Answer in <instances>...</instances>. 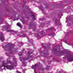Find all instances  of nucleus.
Returning <instances> with one entry per match:
<instances>
[{"instance_id":"obj_28","label":"nucleus","mask_w":73,"mask_h":73,"mask_svg":"<svg viewBox=\"0 0 73 73\" xmlns=\"http://www.w3.org/2000/svg\"><path fill=\"white\" fill-rule=\"evenodd\" d=\"M5 23H7V22H5Z\"/></svg>"},{"instance_id":"obj_18","label":"nucleus","mask_w":73,"mask_h":73,"mask_svg":"<svg viewBox=\"0 0 73 73\" xmlns=\"http://www.w3.org/2000/svg\"><path fill=\"white\" fill-rule=\"evenodd\" d=\"M69 33H73V31H69Z\"/></svg>"},{"instance_id":"obj_8","label":"nucleus","mask_w":73,"mask_h":73,"mask_svg":"<svg viewBox=\"0 0 73 73\" xmlns=\"http://www.w3.org/2000/svg\"><path fill=\"white\" fill-rule=\"evenodd\" d=\"M66 52H67V50L64 51L63 53H64V54H66L67 55L69 56V54L67 53Z\"/></svg>"},{"instance_id":"obj_13","label":"nucleus","mask_w":73,"mask_h":73,"mask_svg":"<svg viewBox=\"0 0 73 73\" xmlns=\"http://www.w3.org/2000/svg\"><path fill=\"white\" fill-rule=\"evenodd\" d=\"M35 37H39V35L38 34H36L35 35Z\"/></svg>"},{"instance_id":"obj_3","label":"nucleus","mask_w":73,"mask_h":73,"mask_svg":"<svg viewBox=\"0 0 73 73\" xmlns=\"http://www.w3.org/2000/svg\"><path fill=\"white\" fill-rule=\"evenodd\" d=\"M30 13H31V16L32 17V19L33 20H36V14L34 13L32 11H30Z\"/></svg>"},{"instance_id":"obj_14","label":"nucleus","mask_w":73,"mask_h":73,"mask_svg":"<svg viewBox=\"0 0 73 73\" xmlns=\"http://www.w3.org/2000/svg\"><path fill=\"white\" fill-rule=\"evenodd\" d=\"M55 22L56 24H57V23L58 22V20H57V19H56Z\"/></svg>"},{"instance_id":"obj_1","label":"nucleus","mask_w":73,"mask_h":73,"mask_svg":"<svg viewBox=\"0 0 73 73\" xmlns=\"http://www.w3.org/2000/svg\"><path fill=\"white\" fill-rule=\"evenodd\" d=\"M7 62L4 61L1 62L0 61V69H1V68L4 67L6 68L7 69H9V70H12L14 68L13 66H17V63L16 62L15 63H13L12 65H7V64H9L11 63V61L8 60V59H7Z\"/></svg>"},{"instance_id":"obj_21","label":"nucleus","mask_w":73,"mask_h":73,"mask_svg":"<svg viewBox=\"0 0 73 73\" xmlns=\"http://www.w3.org/2000/svg\"><path fill=\"white\" fill-rule=\"evenodd\" d=\"M67 35H69V33H67L66 34Z\"/></svg>"},{"instance_id":"obj_10","label":"nucleus","mask_w":73,"mask_h":73,"mask_svg":"<svg viewBox=\"0 0 73 73\" xmlns=\"http://www.w3.org/2000/svg\"><path fill=\"white\" fill-rule=\"evenodd\" d=\"M5 27H6L7 29H9L10 28V25H8V26H5Z\"/></svg>"},{"instance_id":"obj_4","label":"nucleus","mask_w":73,"mask_h":73,"mask_svg":"<svg viewBox=\"0 0 73 73\" xmlns=\"http://www.w3.org/2000/svg\"><path fill=\"white\" fill-rule=\"evenodd\" d=\"M0 39L1 41H4V35L1 32H0Z\"/></svg>"},{"instance_id":"obj_24","label":"nucleus","mask_w":73,"mask_h":73,"mask_svg":"<svg viewBox=\"0 0 73 73\" xmlns=\"http://www.w3.org/2000/svg\"><path fill=\"white\" fill-rule=\"evenodd\" d=\"M24 33V32H23V31H21V33Z\"/></svg>"},{"instance_id":"obj_9","label":"nucleus","mask_w":73,"mask_h":73,"mask_svg":"<svg viewBox=\"0 0 73 73\" xmlns=\"http://www.w3.org/2000/svg\"><path fill=\"white\" fill-rule=\"evenodd\" d=\"M40 34L42 35H43L44 36H45L44 35V34L45 33V32H44V31H42L40 33Z\"/></svg>"},{"instance_id":"obj_22","label":"nucleus","mask_w":73,"mask_h":73,"mask_svg":"<svg viewBox=\"0 0 73 73\" xmlns=\"http://www.w3.org/2000/svg\"><path fill=\"white\" fill-rule=\"evenodd\" d=\"M25 69H24L23 70V72H24V71H25Z\"/></svg>"},{"instance_id":"obj_7","label":"nucleus","mask_w":73,"mask_h":73,"mask_svg":"<svg viewBox=\"0 0 73 73\" xmlns=\"http://www.w3.org/2000/svg\"><path fill=\"white\" fill-rule=\"evenodd\" d=\"M17 25L18 26V27H20L21 28L22 27V25H21V24H20V23H18L17 24Z\"/></svg>"},{"instance_id":"obj_19","label":"nucleus","mask_w":73,"mask_h":73,"mask_svg":"<svg viewBox=\"0 0 73 73\" xmlns=\"http://www.w3.org/2000/svg\"><path fill=\"white\" fill-rule=\"evenodd\" d=\"M68 45H72V46H73V44H68Z\"/></svg>"},{"instance_id":"obj_31","label":"nucleus","mask_w":73,"mask_h":73,"mask_svg":"<svg viewBox=\"0 0 73 73\" xmlns=\"http://www.w3.org/2000/svg\"><path fill=\"white\" fill-rule=\"evenodd\" d=\"M66 44H67V42H66Z\"/></svg>"},{"instance_id":"obj_12","label":"nucleus","mask_w":73,"mask_h":73,"mask_svg":"<svg viewBox=\"0 0 73 73\" xmlns=\"http://www.w3.org/2000/svg\"><path fill=\"white\" fill-rule=\"evenodd\" d=\"M27 38L29 41H30V42H32L33 41V40L32 39L31 40V39H29V38Z\"/></svg>"},{"instance_id":"obj_20","label":"nucleus","mask_w":73,"mask_h":73,"mask_svg":"<svg viewBox=\"0 0 73 73\" xmlns=\"http://www.w3.org/2000/svg\"><path fill=\"white\" fill-rule=\"evenodd\" d=\"M49 69V66H48L47 67V68H46V69Z\"/></svg>"},{"instance_id":"obj_2","label":"nucleus","mask_w":73,"mask_h":73,"mask_svg":"<svg viewBox=\"0 0 73 73\" xmlns=\"http://www.w3.org/2000/svg\"><path fill=\"white\" fill-rule=\"evenodd\" d=\"M26 53L28 55V56L26 58H23L22 60H21V59H20L21 61L23 62L22 63L24 66H25V65H26V62H24L26 60H29V58H33V56H30V55H31V53H29V52H26Z\"/></svg>"},{"instance_id":"obj_5","label":"nucleus","mask_w":73,"mask_h":73,"mask_svg":"<svg viewBox=\"0 0 73 73\" xmlns=\"http://www.w3.org/2000/svg\"><path fill=\"white\" fill-rule=\"evenodd\" d=\"M5 50H7V51H10L11 49V48H8L7 46H6L5 48Z\"/></svg>"},{"instance_id":"obj_25","label":"nucleus","mask_w":73,"mask_h":73,"mask_svg":"<svg viewBox=\"0 0 73 73\" xmlns=\"http://www.w3.org/2000/svg\"><path fill=\"white\" fill-rule=\"evenodd\" d=\"M23 44V42H21V44Z\"/></svg>"},{"instance_id":"obj_27","label":"nucleus","mask_w":73,"mask_h":73,"mask_svg":"<svg viewBox=\"0 0 73 73\" xmlns=\"http://www.w3.org/2000/svg\"><path fill=\"white\" fill-rule=\"evenodd\" d=\"M67 21H68L67 20H66V22H67Z\"/></svg>"},{"instance_id":"obj_6","label":"nucleus","mask_w":73,"mask_h":73,"mask_svg":"<svg viewBox=\"0 0 73 73\" xmlns=\"http://www.w3.org/2000/svg\"><path fill=\"white\" fill-rule=\"evenodd\" d=\"M7 32H14V33H16V31H15L13 30H7Z\"/></svg>"},{"instance_id":"obj_16","label":"nucleus","mask_w":73,"mask_h":73,"mask_svg":"<svg viewBox=\"0 0 73 73\" xmlns=\"http://www.w3.org/2000/svg\"><path fill=\"white\" fill-rule=\"evenodd\" d=\"M13 61H15L16 62H17V61H16V58H13Z\"/></svg>"},{"instance_id":"obj_17","label":"nucleus","mask_w":73,"mask_h":73,"mask_svg":"<svg viewBox=\"0 0 73 73\" xmlns=\"http://www.w3.org/2000/svg\"><path fill=\"white\" fill-rule=\"evenodd\" d=\"M21 37H24V36H25V34H23L22 35H21Z\"/></svg>"},{"instance_id":"obj_30","label":"nucleus","mask_w":73,"mask_h":73,"mask_svg":"<svg viewBox=\"0 0 73 73\" xmlns=\"http://www.w3.org/2000/svg\"><path fill=\"white\" fill-rule=\"evenodd\" d=\"M18 36H19V35H18Z\"/></svg>"},{"instance_id":"obj_11","label":"nucleus","mask_w":73,"mask_h":73,"mask_svg":"<svg viewBox=\"0 0 73 73\" xmlns=\"http://www.w3.org/2000/svg\"><path fill=\"white\" fill-rule=\"evenodd\" d=\"M22 53H23L22 52H20L18 54L19 56H21L22 55Z\"/></svg>"},{"instance_id":"obj_29","label":"nucleus","mask_w":73,"mask_h":73,"mask_svg":"<svg viewBox=\"0 0 73 73\" xmlns=\"http://www.w3.org/2000/svg\"><path fill=\"white\" fill-rule=\"evenodd\" d=\"M46 31H47V30H46Z\"/></svg>"},{"instance_id":"obj_26","label":"nucleus","mask_w":73,"mask_h":73,"mask_svg":"<svg viewBox=\"0 0 73 73\" xmlns=\"http://www.w3.org/2000/svg\"><path fill=\"white\" fill-rule=\"evenodd\" d=\"M40 9H41V7H40Z\"/></svg>"},{"instance_id":"obj_15","label":"nucleus","mask_w":73,"mask_h":73,"mask_svg":"<svg viewBox=\"0 0 73 73\" xmlns=\"http://www.w3.org/2000/svg\"><path fill=\"white\" fill-rule=\"evenodd\" d=\"M57 49H55L54 50V49H53L52 50V51H54V52H57Z\"/></svg>"},{"instance_id":"obj_23","label":"nucleus","mask_w":73,"mask_h":73,"mask_svg":"<svg viewBox=\"0 0 73 73\" xmlns=\"http://www.w3.org/2000/svg\"><path fill=\"white\" fill-rule=\"evenodd\" d=\"M33 31H35V29H33Z\"/></svg>"}]
</instances>
